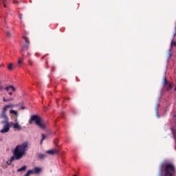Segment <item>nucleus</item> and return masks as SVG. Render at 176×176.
Returning <instances> with one entry per match:
<instances>
[{
	"mask_svg": "<svg viewBox=\"0 0 176 176\" xmlns=\"http://www.w3.org/2000/svg\"><path fill=\"white\" fill-rule=\"evenodd\" d=\"M173 137H174L175 140H176V131H173Z\"/></svg>",
	"mask_w": 176,
	"mask_h": 176,
	"instance_id": "aec40b11",
	"label": "nucleus"
},
{
	"mask_svg": "<svg viewBox=\"0 0 176 176\" xmlns=\"http://www.w3.org/2000/svg\"><path fill=\"white\" fill-rule=\"evenodd\" d=\"M10 87L12 89V91H16V88L13 85L10 86Z\"/></svg>",
	"mask_w": 176,
	"mask_h": 176,
	"instance_id": "a211bd4d",
	"label": "nucleus"
},
{
	"mask_svg": "<svg viewBox=\"0 0 176 176\" xmlns=\"http://www.w3.org/2000/svg\"><path fill=\"white\" fill-rule=\"evenodd\" d=\"M10 115H14L16 116V122H17V118L19 116V112L16 110H10Z\"/></svg>",
	"mask_w": 176,
	"mask_h": 176,
	"instance_id": "9d476101",
	"label": "nucleus"
},
{
	"mask_svg": "<svg viewBox=\"0 0 176 176\" xmlns=\"http://www.w3.org/2000/svg\"><path fill=\"white\" fill-rule=\"evenodd\" d=\"M42 136V138H41V145H42V144H43V141L44 140H46V135L45 134H42L41 135Z\"/></svg>",
	"mask_w": 176,
	"mask_h": 176,
	"instance_id": "ddd939ff",
	"label": "nucleus"
},
{
	"mask_svg": "<svg viewBox=\"0 0 176 176\" xmlns=\"http://www.w3.org/2000/svg\"><path fill=\"white\" fill-rule=\"evenodd\" d=\"M28 149V142H24L21 144L17 145L14 150L13 156L10 158L9 161L6 162L8 166H10L14 160H20L24 157L25 153Z\"/></svg>",
	"mask_w": 176,
	"mask_h": 176,
	"instance_id": "f257e3e1",
	"label": "nucleus"
},
{
	"mask_svg": "<svg viewBox=\"0 0 176 176\" xmlns=\"http://www.w3.org/2000/svg\"><path fill=\"white\" fill-rule=\"evenodd\" d=\"M3 119V121H1V124H4L3 129L0 131V133L5 134V133H9L10 127H12V122H9V117L0 118Z\"/></svg>",
	"mask_w": 176,
	"mask_h": 176,
	"instance_id": "20e7f679",
	"label": "nucleus"
},
{
	"mask_svg": "<svg viewBox=\"0 0 176 176\" xmlns=\"http://www.w3.org/2000/svg\"><path fill=\"white\" fill-rule=\"evenodd\" d=\"M170 46H171V47H175V46H176V42L172 41L171 44H170Z\"/></svg>",
	"mask_w": 176,
	"mask_h": 176,
	"instance_id": "dca6fc26",
	"label": "nucleus"
},
{
	"mask_svg": "<svg viewBox=\"0 0 176 176\" xmlns=\"http://www.w3.org/2000/svg\"><path fill=\"white\" fill-rule=\"evenodd\" d=\"M11 127H13V129L14 130H16L17 131H21V126L20 124H19V123L16 122V123H13L11 124Z\"/></svg>",
	"mask_w": 176,
	"mask_h": 176,
	"instance_id": "0eeeda50",
	"label": "nucleus"
},
{
	"mask_svg": "<svg viewBox=\"0 0 176 176\" xmlns=\"http://www.w3.org/2000/svg\"><path fill=\"white\" fill-rule=\"evenodd\" d=\"M33 122L40 127V129H46V125L42 122V118L39 117L38 115H33L31 116L30 119L29 120V124H32Z\"/></svg>",
	"mask_w": 176,
	"mask_h": 176,
	"instance_id": "7ed1b4c3",
	"label": "nucleus"
},
{
	"mask_svg": "<svg viewBox=\"0 0 176 176\" xmlns=\"http://www.w3.org/2000/svg\"><path fill=\"white\" fill-rule=\"evenodd\" d=\"M175 176L176 168L172 163L164 162L160 166L159 176Z\"/></svg>",
	"mask_w": 176,
	"mask_h": 176,
	"instance_id": "f03ea898",
	"label": "nucleus"
},
{
	"mask_svg": "<svg viewBox=\"0 0 176 176\" xmlns=\"http://www.w3.org/2000/svg\"><path fill=\"white\" fill-rule=\"evenodd\" d=\"M3 5L4 8H8L6 3H3Z\"/></svg>",
	"mask_w": 176,
	"mask_h": 176,
	"instance_id": "cd10ccee",
	"label": "nucleus"
},
{
	"mask_svg": "<svg viewBox=\"0 0 176 176\" xmlns=\"http://www.w3.org/2000/svg\"><path fill=\"white\" fill-rule=\"evenodd\" d=\"M8 94H9V96H12V95H13V93L9 92Z\"/></svg>",
	"mask_w": 176,
	"mask_h": 176,
	"instance_id": "c756f323",
	"label": "nucleus"
},
{
	"mask_svg": "<svg viewBox=\"0 0 176 176\" xmlns=\"http://www.w3.org/2000/svg\"><path fill=\"white\" fill-rule=\"evenodd\" d=\"M8 69L9 71H12V70L13 69V63H10V64H8Z\"/></svg>",
	"mask_w": 176,
	"mask_h": 176,
	"instance_id": "4468645a",
	"label": "nucleus"
},
{
	"mask_svg": "<svg viewBox=\"0 0 176 176\" xmlns=\"http://www.w3.org/2000/svg\"><path fill=\"white\" fill-rule=\"evenodd\" d=\"M19 19H20V20H21L23 19V14H19Z\"/></svg>",
	"mask_w": 176,
	"mask_h": 176,
	"instance_id": "393cba45",
	"label": "nucleus"
},
{
	"mask_svg": "<svg viewBox=\"0 0 176 176\" xmlns=\"http://www.w3.org/2000/svg\"><path fill=\"white\" fill-rule=\"evenodd\" d=\"M9 89H10V86L6 87L5 90H6V91H9Z\"/></svg>",
	"mask_w": 176,
	"mask_h": 176,
	"instance_id": "b1692460",
	"label": "nucleus"
},
{
	"mask_svg": "<svg viewBox=\"0 0 176 176\" xmlns=\"http://www.w3.org/2000/svg\"><path fill=\"white\" fill-rule=\"evenodd\" d=\"M21 109H25V107H24L23 106H21Z\"/></svg>",
	"mask_w": 176,
	"mask_h": 176,
	"instance_id": "7c9ffc66",
	"label": "nucleus"
},
{
	"mask_svg": "<svg viewBox=\"0 0 176 176\" xmlns=\"http://www.w3.org/2000/svg\"><path fill=\"white\" fill-rule=\"evenodd\" d=\"M39 159H45L46 157V155L40 153L38 154Z\"/></svg>",
	"mask_w": 176,
	"mask_h": 176,
	"instance_id": "2eb2a0df",
	"label": "nucleus"
},
{
	"mask_svg": "<svg viewBox=\"0 0 176 176\" xmlns=\"http://www.w3.org/2000/svg\"><path fill=\"white\" fill-rule=\"evenodd\" d=\"M168 88L169 89H173V85L171 84H168Z\"/></svg>",
	"mask_w": 176,
	"mask_h": 176,
	"instance_id": "a878e982",
	"label": "nucleus"
},
{
	"mask_svg": "<svg viewBox=\"0 0 176 176\" xmlns=\"http://www.w3.org/2000/svg\"><path fill=\"white\" fill-rule=\"evenodd\" d=\"M27 170V166H23L21 168L17 169L18 173H21V171H25Z\"/></svg>",
	"mask_w": 176,
	"mask_h": 176,
	"instance_id": "9b49d317",
	"label": "nucleus"
},
{
	"mask_svg": "<svg viewBox=\"0 0 176 176\" xmlns=\"http://www.w3.org/2000/svg\"><path fill=\"white\" fill-rule=\"evenodd\" d=\"M23 39L24 41V44L21 47V52L22 53V55L25 56V55L24 53L28 50V47H30V38L27 37L26 36H23Z\"/></svg>",
	"mask_w": 176,
	"mask_h": 176,
	"instance_id": "423d86ee",
	"label": "nucleus"
},
{
	"mask_svg": "<svg viewBox=\"0 0 176 176\" xmlns=\"http://www.w3.org/2000/svg\"><path fill=\"white\" fill-rule=\"evenodd\" d=\"M14 107H19V104H9L5 105L2 109V111L0 114V118H8V116L6 115L8 109H12V108H14Z\"/></svg>",
	"mask_w": 176,
	"mask_h": 176,
	"instance_id": "39448f33",
	"label": "nucleus"
},
{
	"mask_svg": "<svg viewBox=\"0 0 176 176\" xmlns=\"http://www.w3.org/2000/svg\"><path fill=\"white\" fill-rule=\"evenodd\" d=\"M28 64H29L30 65H32V60H28Z\"/></svg>",
	"mask_w": 176,
	"mask_h": 176,
	"instance_id": "5701e85b",
	"label": "nucleus"
},
{
	"mask_svg": "<svg viewBox=\"0 0 176 176\" xmlns=\"http://www.w3.org/2000/svg\"><path fill=\"white\" fill-rule=\"evenodd\" d=\"M7 36H8V38H10L12 36V33H10V31H7Z\"/></svg>",
	"mask_w": 176,
	"mask_h": 176,
	"instance_id": "f3484780",
	"label": "nucleus"
},
{
	"mask_svg": "<svg viewBox=\"0 0 176 176\" xmlns=\"http://www.w3.org/2000/svg\"><path fill=\"white\" fill-rule=\"evenodd\" d=\"M46 153H48L49 155H58L60 151H58V149L48 150L46 151Z\"/></svg>",
	"mask_w": 176,
	"mask_h": 176,
	"instance_id": "6e6552de",
	"label": "nucleus"
},
{
	"mask_svg": "<svg viewBox=\"0 0 176 176\" xmlns=\"http://www.w3.org/2000/svg\"><path fill=\"white\" fill-rule=\"evenodd\" d=\"M21 63H23V59H19L18 61L19 65H21Z\"/></svg>",
	"mask_w": 176,
	"mask_h": 176,
	"instance_id": "412c9836",
	"label": "nucleus"
},
{
	"mask_svg": "<svg viewBox=\"0 0 176 176\" xmlns=\"http://www.w3.org/2000/svg\"><path fill=\"white\" fill-rule=\"evenodd\" d=\"M33 174H41L42 172V168L36 167L34 170H32Z\"/></svg>",
	"mask_w": 176,
	"mask_h": 176,
	"instance_id": "1a4fd4ad",
	"label": "nucleus"
},
{
	"mask_svg": "<svg viewBox=\"0 0 176 176\" xmlns=\"http://www.w3.org/2000/svg\"><path fill=\"white\" fill-rule=\"evenodd\" d=\"M168 82H167V78H164V85H168Z\"/></svg>",
	"mask_w": 176,
	"mask_h": 176,
	"instance_id": "6ab92c4d",
	"label": "nucleus"
},
{
	"mask_svg": "<svg viewBox=\"0 0 176 176\" xmlns=\"http://www.w3.org/2000/svg\"><path fill=\"white\" fill-rule=\"evenodd\" d=\"M0 90H3V87L0 84Z\"/></svg>",
	"mask_w": 176,
	"mask_h": 176,
	"instance_id": "bb28decb",
	"label": "nucleus"
},
{
	"mask_svg": "<svg viewBox=\"0 0 176 176\" xmlns=\"http://www.w3.org/2000/svg\"><path fill=\"white\" fill-rule=\"evenodd\" d=\"M45 110L47 109V108L45 107Z\"/></svg>",
	"mask_w": 176,
	"mask_h": 176,
	"instance_id": "2f4dec72",
	"label": "nucleus"
},
{
	"mask_svg": "<svg viewBox=\"0 0 176 176\" xmlns=\"http://www.w3.org/2000/svg\"><path fill=\"white\" fill-rule=\"evenodd\" d=\"M12 3H20V1H19L17 0H12Z\"/></svg>",
	"mask_w": 176,
	"mask_h": 176,
	"instance_id": "4be33fe9",
	"label": "nucleus"
},
{
	"mask_svg": "<svg viewBox=\"0 0 176 176\" xmlns=\"http://www.w3.org/2000/svg\"><path fill=\"white\" fill-rule=\"evenodd\" d=\"M13 100H14V98H10V99H6V98H5V97H3V101L4 102H9L10 101H13Z\"/></svg>",
	"mask_w": 176,
	"mask_h": 176,
	"instance_id": "f8f14e48",
	"label": "nucleus"
},
{
	"mask_svg": "<svg viewBox=\"0 0 176 176\" xmlns=\"http://www.w3.org/2000/svg\"><path fill=\"white\" fill-rule=\"evenodd\" d=\"M1 2H2V3H6V0H2Z\"/></svg>",
	"mask_w": 176,
	"mask_h": 176,
	"instance_id": "c85d7f7f",
	"label": "nucleus"
}]
</instances>
